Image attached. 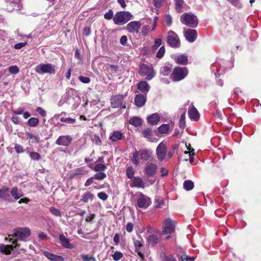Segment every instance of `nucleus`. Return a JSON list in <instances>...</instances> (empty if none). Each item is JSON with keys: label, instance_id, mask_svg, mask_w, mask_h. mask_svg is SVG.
<instances>
[{"label": "nucleus", "instance_id": "obj_1", "mask_svg": "<svg viewBox=\"0 0 261 261\" xmlns=\"http://www.w3.org/2000/svg\"><path fill=\"white\" fill-rule=\"evenodd\" d=\"M133 15L128 11L117 12L113 17V21L116 24H123L131 19Z\"/></svg>", "mask_w": 261, "mask_h": 261}, {"label": "nucleus", "instance_id": "obj_2", "mask_svg": "<svg viewBox=\"0 0 261 261\" xmlns=\"http://www.w3.org/2000/svg\"><path fill=\"white\" fill-rule=\"evenodd\" d=\"M35 70L40 74H53L56 73V66L49 63H41L35 67Z\"/></svg>", "mask_w": 261, "mask_h": 261}, {"label": "nucleus", "instance_id": "obj_3", "mask_svg": "<svg viewBox=\"0 0 261 261\" xmlns=\"http://www.w3.org/2000/svg\"><path fill=\"white\" fill-rule=\"evenodd\" d=\"M180 20L184 24L191 27H196L198 24L196 16L189 13H184L181 16Z\"/></svg>", "mask_w": 261, "mask_h": 261}, {"label": "nucleus", "instance_id": "obj_4", "mask_svg": "<svg viewBox=\"0 0 261 261\" xmlns=\"http://www.w3.org/2000/svg\"><path fill=\"white\" fill-rule=\"evenodd\" d=\"M175 231V222L170 218L165 219L163 223L162 235L171 234Z\"/></svg>", "mask_w": 261, "mask_h": 261}, {"label": "nucleus", "instance_id": "obj_5", "mask_svg": "<svg viewBox=\"0 0 261 261\" xmlns=\"http://www.w3.org/2000/svg\"><path fill=\"white\" fill-rule=\"evenodd\" d=\"M188 71L186 68L176 67L171 75V78L174 81H179L184 79Z\"/></svg>", "mask_w": 261, "mask_h": 261}, {"label": "nucleus", "instance_id": "obj_6", "mask_svg": "<svg viewBox=\"0 0 261 261\" xmlns=\"http://www.w3.org/2000/svg\"><path fill=\"white\" fill-rule=\"evenodd\" d=\"M141 76H145L147 80H151L155 75V72L151 66L143 64L140 66L139 70Z\"/></svg>", "mask_w": 261, "mask_h": 261}, {"label": "nucleus", "instance_id": "obj_7", "mask_svg": "<svg viewBox=\"0 0 261 261\" xmlns=\"http://www.w3.org/2000/svg\"><path fill=\"white\" fill-rule=\"evenodd\" d=\"M137 204L140 208H146L150 205L151 200L148 197L140 193V196L137 200Z\"/></svg>", "mask_w": 261, "mask_h": 261}, {"label": "nucleus", "instance_id": "obj_8", "mask_svg": "<svg viewBox=\"0 0 261 261\" xmlns=\"http://www.w3.org/2000/svg\"><path fill=\"white\" fill-rule=\"evenodd\" d=\"M30 235V230L28 228H19L16 229L12 235L17 239L23 240Z\"/></svg>", "mask_w": 261, "mask_h": 261}, {"label": "nucleus", "instance_id": "obj_9", "mask_svg": "<svg viewBox=\"0 0 261 261\" xmlns=\"http://www.w3.org/2000/svg\"><path fill=\"white\" fill-rule=\"evenodd\" d=\"M167 42L169 45L172 47H178L180 43L177 35L171 31L168 33Z\"/></svg>", "mask_w": 261, "mask_h": 261}, {"label": "nucleus", "instance_id": "obj_10", "mask_svg": "<svg viewBox=\"0 0 261 261\" xmlns=\"http://www.w3.org/2000/svg\"><path fill=\"white\" fill-rule=\"evenodd\" d=\"M123 97L121 95L114 96L111 98L112 107L114 108L120 107L125 109L126 106L123 104Z\"/></svg>", "mask_w": 261, "mask_h": 261}, {"label": "nucleus", "instance_id": "obj_11", "mask_svg": "<svg viewBox=\"0 0 261 261\" xmlns=\"http://www.w3.org/2000/svg\"><path fill=\"white\" fill-rule=\"evenodd\" d=\"M156 152L158 159L160 161H162L165 159L167 153V148L166 144L164 142H162L159 144L156 149Z\"/></svg>", "mask_w": 261, "mask_h": 261}, {"label": "nucleus", "instance_id": "obj_12", "mask_svg": "<svg viewBox=\"0 0 261 261\" xmlns=\"http://www.w3.org/2000/svg\"><path fill=\"white\" fill-rule=\"evenodd\" d=\"M12 243L15 244V245H4L3 244H0V252L4 254L9 255L11 254V250L14 248L19 247L20 246V245L17 243L16 241H13Z\"/></svg>", "mask_w": 261, "mask_h": 261}, {"label": "nucleus", "instance_id": "obj_13", "mask_svg": "<svg viewBox=\"0 0 261 261\" xmlns=\"http://www.w3.org/2000/svg\"><path fill=\"white\" fill-rule=\"evenodd\" d=\"M142 24L139 21H133L129 22L126 26V29L131 33H138Z\"/></svg>", "mask_w": 261, "mask_h": 261}, {"label": "nucleus", "instance_id": "obj_14", "mask_svg": "<svg viewBox=\"0 0 261 261\" xmlns=\"http://www.w3.org/2000/svg\"><path fill=\"white\" fill-rule=\"evenodd\" d=\"M158 166L156 164L147 163L145 166V174L148 176H153L156 172Z\"/></svg>", "mask_w": 261, "mask_h": 261}, {"label": "nucleus", "instance_id": "obj_15", "mask_svg": "<svg viewBox=\"0 0 261 261\" xmlns=\"http://www.w3.org/2000/svg\"><path fill=\"white\" fill-rule=\"evenodd\" d=\"M72 138L69 136H61L57 140L56 143L58 145L68 146L71 142Z\"/></svg>", "mask_w": 261, "mask_h": 261}, {"label": "nucleus", "instance_id": "obj_16", "mask_svg": "<svg viewBox=\"0 0 261 261\" xmlns=\"http://www.w3.org/2000/svg\"><path fill=\"white\" fill-rule=\"evenodd\" d=\"M188 115L190 118L193 121H197L199 118V114L197 110L192 105H190L188 110Z\"/></svg>", "mask_w": 261, "mask_h": 261}, {"label": "nucleus", "instance_id": "obj_17", "mask_svg": "<svg viewBox=\"0 0 261 261\" xmlns=\"http://www.w3.org/2000/svg\"><path fill=\"white\" fill-rule=\"evenodd\" d=\"M186 38L190 42H194L197 37V32L195 30L188 29L184 32Z\"/></svg>", "mask_w": 261, "mask_h": 261}, {"label": "nucleus", "instance_id": "obj_18", "mask_svg": "<svg viewBox=\"0 0 261 261\" xmlns=\"http://www.w3.org/2000/svg\"><path fill=\"white\" fill-rule=\"evenodd\" d=\"M146 101V97L143 94H138L136 95L135 98V103L137 106L139 107H142L143 106L145 105Z\"/></svg>", "mask_w": 261, "mask_h": 261}, {"label": "nucleus", "instance_id": "obj_19", "mask_svg": "<svg viewBox=\"0 0 261 261\" xmlns=\"http://www.w3.org/2000/svg\"><path fill=\"white\" fill-rule=\"evenodd\" d=\"M149 86L145 81H141L137 84V88L141 92L146 94L149 90Z\"/></svg>", "mask_w": 261, "mask_h": 261}, {"label": "nucleus", "instance_id": "obj_20", "mask_svg": "<svg viewBox=\"0 0 261 261\" xmlns=\"http://www.w3.org/2000/svg\"><path fill=\"white\" fill-rule=\"evenodd\" d=\"M160 241V239L156 234H150L147 238V241L149 245L154 246Z\"/></svg>", "mask_w": 261, "mask_h": 261}, {"label": "nucleus", "instance_id": "obj_21", "mask_svg": "<svg viewBox=\"0 0 261 261\" xmlns=\"http://www.w3.org/2000/svg\"><path fill=\"white\" fill-rule=\"evenodd\" d=\"M44 255L51 261H63V258L59 255L51 254L47 251H44Z\"/></svg>", "mask_w": 261, "mask_h": 261}, {"label": "nucleus", "instance_id": "obj_22", "mask_svg": "<svg viewBox=\"0 0 261 261\" xmlns=\"http://www.w3.org/2000/svg\"><path fill=\"white\" fill-rule=\"evenodd\" d=\"M123 135L122 133L119 131L114 132L109 137V139L112 142H116L122 139Z\"/></svg>", "mask_w": 261, "mask_h": 261}, {"label": "nucleus", "instance_id": "obj_23", "mask_svg": "<svg viewBox=\"0 0 261 261\" xmlns=\"http://www.w3.org/2000/svg\"><path fill=\"white\" fill-rule=\"evenodd\" d=\"M139 152L140 156V158L143 161L148 160L152 154L151 151L147 149H143L140 150Z\"/></svg>", "mask_w": 261, "mask_h": 261}, {"label": "nucleus", "instance_id": "obj_24", "mask_svg": "<svg viewBox=\"0 0 261 261\" xmlns=\"http://www.w3.org/2000/svg\"><path fill=\"white\" fill-rule=\"evenodd\" d=\"M160 117L156 114L154 113L149 116L147 118V121L151 125H156L159 122Z\"/></svg>", "mask_w": 261, "mask_h": 261}, {"label": "nucleus", "instance_id": "obj_25", "mask_svg": "<svg viewBox=\"0 0 261 261\" xmlns=\"http://www.w3.org/2000/svg\"><path fill=\"white\" fill-rule=\"evenodd\" d=\"M175 61L177 64L186 65L188 61V57L185 55H180L176 57Z\"/></svg>", "mask_w": 261, "mask_h": 261}, {"label": "nucleus", "instance_id": "obj_26", "mask_svg": "<svg viewBox=\"0 0 261 261\" xmlns=\"http://www.w3.org/2000/svg\"><path fill=\"white\" fill-rule=\"evenodd\" d=\"M11 195L15 199H18L23 196L21 191L19 190L17 187H14L12 189Z\"/></svg>", "mask_w": 261, "mask_h": 261}, {"label": "nucleus", "instance_id": "obj_27", "mask_svg": "<svg viewBox=\"0 0 261 261\" xmlns=\"http://www.w3.org/2000/svg\"><path fill=\"white\" fill-rule=\"evenodd\" d=\"M9 189L7 187H4L0 190V198L5 200H8L10 198L9 194Z\"/></svg>", "mask_w": 261, "mask_h": 261}, {"label": "nucleus", "instance_id": "obj_28", "mask_svg": "<svg viewBox=\"0 0 261 261\" xmlns=\"http://www.w3.org/2000/svg\"><path fill=\"white\" fill-rule=\"evenodd\" d=\"M133 186L138 188H144L143 180L139 177H136L133 179Z\"/></svg>", "mask_w": 261, "mask_h": 261}, {"label": "nucleus", "instance_id": "obj_29", "mask_svg": "<svg viewBox=\"0 0 261 261\" xmlns=\"http://www.w3.org/2000/svg\"><path fill=\"white\" fill-rule=\"evenodd\" d=\"M129 123L136 127L140 126L142 123V120L138 117H134L129 120Z\"/></svg>", "mask_w": 261, "mask_h": 261}, {"label": "nucleus", "instance_id": "obj_30", "mask_svg": "<svg viewBox=\"0 0 261 261\" xmlns=\"http://www.w3.org/2000/svg\"><path fill=\"white\" fill-rule=\"evenodd\" d=\"M60 241H61L62 245L67 248H69L71 246V244L69 243V241L65 238V237L63 235H60L59 237Z\"/></svg>", "mask_w": 261, "mask_h": 261}, {"label": "nucleus", "instance_id": "obj_31", "mask_svg": "<svg viewBox=\"0 0 261 261\" xmlns=\"http://www.w3.org/2000/svg\"><path fill=\"white\" fill-rule=\"evenodd\" d=\"M184 187L187 191H190L194 188V182L191 180H187L184 182Z\"/></svg>", "mask_w": 261, "mask_h": 261}, {"label": "nucleus", "instance_id": "obj_32", "mask_svg": "<svg viewBox=\"0 0 261 261\" xmlns=\"http://www.w3.org/2000/svg\"><path fill=\"white\" fill-rule=\"evenodd\" d=\"M139 156H140L139 151L136 150L133 153L132 161L134 164L136 165L139 164Z\"/></svg>", "mask_w": 261, "mask_h": 261}, {"label": "nucleus", "instance_id": "obj_33", "mask_svg": "<svg viewBox=\"0 0 261 261\" xmlns=\"http://www.w3.org/2000/svg\"><path fill=\"white\" fill-rule=\"evenodd\" d=\"M169 129V125L163 124L158 128L159 132L161 134L167 133Z\"/></svg>", "mask_w": 261, "mask_h": 261}, {"label": "nucleus", "instance_id": "obj_34", "mask_svg": "<svg viewBox=\"0 0 261 261\" xmlns=\"http://www.w3.org/2000/svg\"><path fill=\"white\" fill-rule=\"evenodd\" d=\"M39 123V120L37 118L33 117L28 120V125L31 127L36 126Z\"/></svg>", "mask_w": 261, "mask_h": 261}, {"label": "nucleus", "instance_id": "obj_35", "mask_svg": "<svg viewBox=\"0 0 261 261\" xmlns=\"http://www.w3.org/2000/svg\"><path fill=\"white\" fill-rule=\"evenodd\" d=\"M176 2V9L178 12H181L182 11V8L184 4V1L183 0H175Z\"/></svg>", "mask_w": 261, "mask_h": 261}, {"label": "nucleus", "instance_id": "obj_36", "mask_svg": "<svg viewBox=\"0 0 261 261\" xmlns=\"http://www.w3.org/2000/svg\"><path fill=\"white\" fill-rule=\"evenodd\" d=\"M106 166L104 164H98L95 166L94 170L96 172H100L105 170Z\"/></svg>", "mask_w": 261, "mask_h": 261}, {"label": "nucleus", "instance_id": "obj_37", "mask_svg": "<svg viewBox=\"0 0 261 261\" xmlns=\"http://www.w3.org/2000/svg\"><path fill=\"white\" fill-rule=\"evenodd\" d=\"M106 173L100 172L99 173H97L95 174L94 176L93 177L94 179H97V180H102L104 178L106 177Z\"/></svg>", "mask_w": 261, "mask_h": 261}, {"label": "nucleus", "instance_id": "obj_38", "mask_svg": "<svg viewBox=\"0 0 261 261\" xmlns=\"http://www.w3.org/2000/svg\"><path fill=\"white\" fill-rule=\"evenodd\" d=\"M92 194L90 192L86 193L83 197L82 201L84 202H87L90 199H92Z\"/></svg>", "mask_w": 261, "mask_h": 261}, {"label": "nucleus", "instance_id": "obj_39", "mask_svg": "<svg viewBox=\"0 0 261 261\" xmlns=\"http://www.w3.org/2000/svg\"><path fill=\"white\" fill-rule=\"evenodd\" d=\"M112 256L114 260L118 261L123 257V254L120 251H116Z\"/></svg>", "mask_w": 261, "mask_h": 261}, {"label": "nucleus", "instance_id": "obj_40", "mask_svg": "<svg viewBox=\"0 0 261 261\" xmlns=\"http://www.w3.org/2000/svg\"><path fill=\"white\" fill-rule=\"evenodd\" d=\"M143 137L149 139L150 137L152 135V132L150 128H147L143 133Z\"/></svg>", "mask_w": 261, "mask_h": 261}, {"label": "nucleus", "instance_id": "obj_41", "mask_svg": "<svg viewBox=\"0 0 261 261\" xmlns=\"http://www.w3.org/2000/svg\"><path fill=\"white\" fill-rule=\"evenodd\" d=\"M171 70V68L169 66H165L162 67L161 69V73L164 75H168Z\"/></svg>", "mask_w": 261, "mask_h": 261}, {"label": "nucleus", "instance_id": "obj_42", "mask_svg": "<svg viewBox=\"0 0 261 261\" xmlns=\"http://www.w3.org/2000/svg\"><path fill=\"white\" fill-rule=\"evenodd\" d=\"M8 69L11 74H17L19 71L18 67L16 66H11L9 67Z\"/></svg>", "mask_w": 261, "mask_h": 261}, {"label": "nucleus", "instance_id": "obj_43", "mask_svg": "<svg viewBox=\"0 0 261 261\" xmlns=\"http://www.w3.org/2000/svg\"><path fill=\"white\" fill-rule=\"evenodd\" d=\"M30 156L34 160H39L41 158L40 155L36 152H31Z\"/></svg>", "mask_w": 261, "mask_h": 261}, {"label": "nucleus", "instance_id": "obj_44", "mask_svg": "<svg viewBox=\"0 0 261 261\" xmlns=\"http://www.w3.org/2000/svg\"><path fill=\"white\" fill-rule=\"evenodd\" d=\"M49 211L52 214L56 216L60 217L62 215L60 211L55 207H50Z\"/></svg>", "mask_w": 261, "mask_h": 261}, {"label": "nucleus", "instance_id": "obj_45", "mask_svg": "<svg viewBox=\"0 0 261 261\" xmlns=\"http://www.w3.org/2000/svg\"><path fill=\"white\" fill-rule=\"evenodd\" d=\"M185 112H184L180 116L179 120V126L182 128H184L186 125L185 122Z\"/></svg>", "mask_w": 261, "mask_h": 261}, {"label": "nucleus", "instance_id": "obj_46", "mask_svg": "<svg viewBox=\"0 0 261 261\" xmlns=\"http://www.w3.org/2000/svg\"><path fill=\"white\" fill-rule=\"evenodd\" d=\"M134 174V169L132 167H128L126 170V175L128 178L131 179Z\"/></svg>", "mask_w": 261, "mask_h": 261}, {"label": "nucleus", "instance_id": "obj_47", "mask_svg": "<svg viewBox=\"0 0 261 261\" xmlns=\"http://www.w3.org/2000/svg\"><path fill=\"white\" fill-rule=\"evenodd\" d=\"M27 138L29 139H32V142L38 143L39 142V139L37 137L34 136L33 134L31 133H28L27 134Z\"/></svg>", "mask_w": 261, "mask_h": 261}, {"label": "nucleus", "instance_id": "obj_48", "mask_svg": "<svg viewBox=\"0 0 261 261\" xmlns=\"http://www.w3.org/2000/svg\"><path fill=\"white\" fill-rule=\"evenodd\" d=\"M60 121L62 122H66L67 123L73 124L75 122V119L71 118H64L62 117L60 119Z\"/></svg>", "mask_w": 261, "mask_h": 261}, {"label": "nucleus", "instance_id": "obj_49", "mask_svg": "<svg viewBox=\"0 0 261 261\" xmlns=\"http://www.w3.org/2000/svg\"><path fill=\"white\" fill-rule=\"evenodd\" d=\"M92 141L97 145H100L101 143L99 137L97 135L93 136L92 137Z\"/></svg>", "mask_w": 261, "mask_h": 261}, {"label": "nucleus", "instance_id": "obj_50", "mask_svg": "<svg viewBox=\"0 0 261 261\" xmlns=\"http://www.w3.org/2000/svg\"><path fill=\"white\" fill-rule=\"evenodd\" d=\"M165 52V47L164 46H162L158 51L156 57L158 58H161L164 56Z\"/></svg>", "mask_w": 261, "mask_h": 261}, {"label": "nucleus", "instance_id": "obj_51", "mask_svg": "<svg viewBox=\"0 0 261 261\" xmlns=\"http://www.w3.org/2000/svg\"><path fill=\"white\" fill-rule=\"evenodd\" d=\"M133 240H134V244L135 246V248L141 247L143 246V241L142 239H141V240H137V239H134Z\"/></svg>", "mask_w": 261, "mask_h": 261}, {"label": "nucleus", "instance_id": "obj_52", "mask_svg": "<svg viewBox=\"0 0 261 261\" xmlns=\"http://www.w3.org/2000/svg\"><path fill=\"white\" fill-rule=\"evenodd\" d=\"M81 256L84 261H96L95 257L93 256L89 257L86 254H82Z\"/></svg>", "mask_w": 261, "mask_h": 261}, {"label": "nucleus", "instance_id": "obj_53", "mask_svg": "<svg viewBox=\"0 0 261 261\" xmlns=\"http://www.w3.org/2000/svg\"><path fill=\"white\" fill-rule=\"evenodd\" d=\"M149 25H145L142 27V29L141 31V34L143 36H147L149 33Z\"/></svg>", "mask_w": 261, "mask_h": 261}, {"label": "nucleus", "instance_id": "obj_54", "mask_svg": "<svg viewBox=\"0 0 261 261\" xmlns=\"http://www.w3.org/2000/svg\"><path fill=\"white\" fill-rule=\"evenodd\" d=\"M79 79L81 82L84 84H88L91 81V80L89 77L80 76Z\"/></svg>", "mask_w": 261, "mask_h": 261}, {"label": "nucleus", "instance_id": "obj_55", "mask_svg": "<svg viewBox=\"0 0 261 261\" xmlns=\"http://www.w3.org/2000/svg\"><path fill=\"white\" fill-rule=\"evenodd\" d=\"M14 149L17 153H22L24 151L23 147L18 144H16L14 146Z\"/></svg>", "mask_w": 261, "mask_h": 261}, {"label": "nucleus", "instance_id": "obj_56", "mask_svg": "<svg viewBox=\"0 0 261 261\" xmlns=\"http://www.w3.org/2000/svg\"><path fill=\"white\" fill-rule=\"evenodd\" d=\"M113 17V12L112 10H110L108 12L106 13L104 17L105 19L108 20L111 19Z\"/></svg>", "mask_w": 261, "mask_h": 261}, {"label": "nucleus", "instance_id": "obj_57", "mask_svg": "<svg viewBox=\"0 0 261 261\" xmlns=\"http://www.w3.org/2000/svg\"><path fill=\"white\" fill-rule=\"evenodd\" d=\"M37 112L42 117H45L46 115V111L41 107H38L36 109Z\"/></svg>", "mask_w": 261, "mask_h": 261}, {"label": "nucleus", "instance_id": "obj_58", "mask_svg": "<svg viewBox=\"0 0 261 261\" xmlns=\"http://www.w3.org/2000/svg\"><path fill=\"white\" fill-rule=\"evenodd\" d=\"M154 202L155 203V207L158 208L161 207L164 203L162 200H160L159 199H155Z\"/></svg>", "mask_w": 261, "mask_h": 261}, {"label": "nucleus", "instance_id": "obj_59", "mask_svg": "<svg viewBox=\"0 0 261 261\" xmlns=\"http://www.w3.org/2000/svg\"><path fill=\"white\" fill-rule=\"evenodd\" d=\"M165 20L168 25H171L172 24V17L169 15H165Z\"/></svg>", "mask_w": 261, "mask_h": 261}, {"label": "nucleus", "instance_id": "obj_60", "mask_svg": "<svg viewBox=\"0 0 261 261\" xmlns=\"http://www.w3.org/2000/svg\"><path fill=\"white\" fill-rule=\"evenodd\" d=\"M27 44V42L18 43L14 45V48L16 49H19L25 46Z\"/></svg>", "mask_w": 261, "mask_h": 261}, {"label": "nucleus", "instance_id": "obj_61", "mask_svg": "<svg viewBox=\"0 0 261 261\" xmlns=\"http://www.w3.org/2000/svg\"><path fill=\"white\" fill-rule=\"evenodd\" d=\"M162 44V40L161 39H156L154 41V44L153 45V48L154 49L157 48L158 47H159Z\"/></svg>", "mask_w": 261, "mask_h": 261}, {"label": "nucleus", "instance_id": "obj_62", "mask_svg": "<svg viewBox=\"0 0 261 261\" xmlns=\"http://www.w3.org/2000/svg\"><path fill=\"white\" fill-rule=\"evenodd\" d=\"M98 197L99 198L105 200L108 198L107 195L104 192H100L98 194Z\"/></svg>", "mask_w": 261, "mask_h": 261}, {"label": "nucleus", "instance_id": "obj_63", "mask_svg": "<svg viewBox=\"0 0 261 261\" xmlns=\"http://www.w3.org/2000/svg\"><path fill=\"white\" fill-rule=\"evenodd\" d=\"M163 0H153L154 6L156 8H160L162 6Z\"/></svg>", "mask_w": 261, "mask_h": 261}, {"label": "nucleus", "instance_id": "obj_64", "mask_svg": "<svg viewBox=\"0 0 261 261\" xmlns=\"http://www.w3.org/2000/svg\"><path fill=\"white\" fill-rule=\"evenodd\" d=\"M163 261H177L173 256H166Z\"/></svg>", "mask_w": 261, "mask_h": 261}]
</instances>
